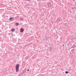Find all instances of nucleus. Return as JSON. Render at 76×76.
<instances>
[{
  "label": "nucleus",
  "mask_w": 76,
  "mask_h": 76,
  "mask_svg": "<svg viewBox=\"0 0 76 76\" xmlns=\"http://www.w3.org/2000/svg\"><path fill=\"white\" fill-rule=\"evenodd\" d=\"M53 50V48L52 47H50V52H52Z\"/></svg>",
  "instance_id": "obj_1"
},
{
  "label": "nucleus",
  "mask_w": 76,
  "mask_h": 76,
  "mask_svg": "<svg viewBox=\"0 0 76 76\" xmlns=\"http://www.w3.org/2000/svg\"><path fill=\"white\" fill-rule=\"evenodd\" d=\"M20 65L19 64L17 65L16 66L15 68H17V69H19V68Z\"/></svg>",
  "instance_id": "obj_2"
},
{
  "label": "nucleus",
  "mask_w": 76,
  "mask_h": 76,
  "mask_svg": "<svg viewBox=\"0 0 76 76\" xmlns=\"http://www.w3.org/2000/svg\"><path fill=\"white\" fill-rule=\"evenodd\" d=\"M48 7H51V3L49 2L48 3Z\"/></svg>",
  "instance_id": "obj_3"
},
{
  "label": "nucleus",
  "mask_w": 76,
  "mask_h": 76,
  "mask_svg": "<svg viewBox=\"0 0 76 76\" xmlns=\"http://www.w3.org/2000/svg\"><path fill=\"white\" fill-rule=\"evenodd\" d=\"M76 38V37H72L71 39V40H72V41H74V40H75V39Z\"/></svg>",
  "instance_id": "obj_4"
},
{
  "label": "nucleus",
  "mask_w": 76,
  "mask_h": 76,
  "mask_svg": "<svg viewBox=\"0 0 76 76\" xmlns=\"http://www.w3.org/2000/svg\"><path fill=\"white\" fill-rule=\"evenodd\" d=\"M76 47V43L71 48H75Z\"/></svg>",
  "instance_id": "obj_5"
},
{
  "label": "nucleus",
  "mask_w": 76,
  "mask_h": 76,
  "mask_svg": "<svg viewBox=\"0 0 76 76\" xmlns=\"http://www.w3.org/2000/svg\"><path fill=\"white\" fill-rule=\"evenodd\" d=\"M23 31H24V29L23 28H21L20 29V32H23Z\"/></svg>",
  "instance_id": "obj_6"
},
{
  "label": "nucleus",
  "mask_w": 76,
  "mask_h": 76,
  "mask_svg": "<svg viewBox=\"0 0 76 76\" xmlns=\"http://www.w3.org/2000/svg\"><path fill=\"white\" fill-rule=\"evenodd\" d=\"M16 68V72H19V68Z\"/></svg>",
  "instance_id": "obj_7"
},
{
  "label": "nucleus",
  "mask_w": 76,
  "mask_h": 76,
  "mask_svg": "<svg viewBox=\"0 0 76 76\" xmlns=\"http://www.w3.org/2000/svg\"><path fill=\"white\" fill-rule=\"evenodd\" d=\"M15 31V28H12L11 30L12 32H14Z\"/></svg>",
  "instance_id": "obj_8"
},
{
  "label": "nucleus",
  "mask_w": 76,
  "mask_h": 76,
  "mask_svg": "<svg viewBox=\"0 0 76 76\" xmlns=\"http://www.w3.org/2000/svg\"><path fill=\"white\" fill-rule=\"evenodd\" d=\"M19 23H15V25L16 26H19Z\"/></svg>",
  "instance_id": "obj_9"
},
{
  "label": "nucleus",
  "mask_w": 76,
  "mask_h": 76,
  "mask_svg": "<svg viewBox=\"0 0 76 76\" xmlns=\"http://www.w3.org/2000/svg\"><path fill=\"white\" fill-rule=\"evenodd\" d=\"M20 19L21 20H24V18H20Z\"/></svg>",
  "instance_id": "obj_10"
},
{
  "label": "nucleus",
  "mask_w": 76,
  "mask_h": 76,
  "mask_svg": "<svg viewBox=\"0 0 76 76\" xmlns=\"http://www.w3.org/2000/svg\"><path fill=\"white\" fill-rule=\"evenodd\" d=\"M13 19V18H10V20H12Z\"/></svg>",
  "instance_id": "obj_11"
},
{
  "label": "nucleus",
  "mask_w": 76,
  "mask_h": 76,
  "mask_svg": "<svg viewBox=\"0 0 76 76\" xmlns=\"http://www.w3.org/2000/svg\"><path fill=\"white\" fill-rule=\"evenodd\" d=\"M50 38V37H48V38L47 37H46V41H47V40H48V38Z\"/></svg>",
  "instance_id": "obj_12"
},
{
  "label": "nucleus",
  "mask_w": 76,
  "mask_h": 76,
  "mask_svg": "<svg viewBox=\"0 0 76 76\" xmlns=\"http://www.w3.org/2000/svg\"><path fill=\"white\" fill-rule=\"evenodd\" d=\"M65 73H66V74H67L69 73V72L68 71H66L65 72Z\"/></svg>",
  "instance_id": "obj_13"
},
{
  "label": "nucleus",
  "mask_w": 76,
  "mask_h": 76,
  "mask_svg": "<svg viewBox=\"0 0 76 76\" xmlns=\"http://www.w3.org/2000/svg\"><path fill=\"white\" fill-rule=\"evenodd\" d=\"M24 72L25 73V72H26V70H24Z\"/></svg>",
  "instance_id": "obj_14"
},
{
  "label": "nucleus",
  "mask_w": 76,
  "mask_h": 76,
  "mask_svg": "<svg viewBox=\"0 0 76 76\" xmlns=\"http://www.w3.org/2000/svg\"><path fill=\"white\" fill-rule=\"evenodd\" d=\"M29 69H28L27 70V72H29Z\"/></svg>",
  "instance_id": "obj_15"
},
{
  "label": "nucleus",
  "mask_w": 76,
  "mask_h": 76,
  "mask_svg": "<svg viewBox=\"0 0 76 76\" xmlns=\"http://www.w3.org/2000/svg\"><path fill=\"white\" fill-rule=\"evenodd\" d=\"M11 35H13V34H11Z\"/></svg>",
  "instance_id": "obj_16"
},
{
  "label": "nucleus",
  "mask_w": 76,
  "mask_h": 76,
  "mask_svg": "<svg viewBox=\"0 0 76 76\" xmlns=\"http://www.w3.org/2000/svg\"><path fill=\"white\" fill-rule=\"evenodd\" d=\"M63 46H64V45H63Z\"/></svg>",
  "instance_id": "obj_17"
},
{
  "label": "nucleus",
  "mask_w": 76,
  "mask_h": 76,
  "mask_svg": "<svg viewBox=\"0 0 76 76\" xmlns=\"http://www.w3.org/2000/svg\"><path fill=\"white\" fill-rule=\"evenodd\" d=\"M72 9H74V8H72Z\"/></svg>",
  "instance_id": "obj_18"
},
{
  "label": "nucleus",
  "mask_w": 76,
  "mask_h": 76,
  "mask_svg": "<svg viewBox=\"0 0 76 76\" xmlns=\"http://www.w3.org/2000/svg\"><path fill=\"white\" fill-rule=\"evenodd\" d=\"M28 1H30V0H28Z\"/></svg>",
  "instance_id": "obj_19"
},
{
  "label": "nucleus",
  "mask_w": 76,
  "mask_h": 76,
  "mask_svg": "<svg viewBox=\"0 0 76 76\" xmlns=\"http://www.w3.org/2000/svg\"><path fill=\"white\" fill-rule=\"evenodd\" d=\"M49 45H50V44H49Z\"/></svg>",
  "instance_id": "obj_20"
},
{
  "label": "nucleus",
  "mask_w": 76,
  "mask_h": 76,
  "mask_svg": "<svg viewBox=\"0 0 76 76\" xmlns=\"http://www.w3.org/2000/svg\"><path fill=\"white\" fill-rule=\"evenodd\" d=\"M25 76V75H24V76Z\"/></svg>",
  "instance_id": "obj_21"
}]
</instances>
